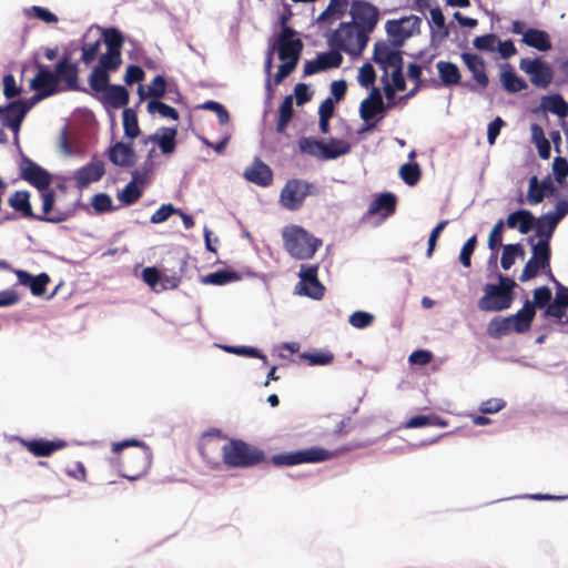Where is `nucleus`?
<instances>
[{"label":"nucleus","mask_w":568,"mask_h":568,"mask_svg":"<svg viewBox=\"0 0 568 568\" xmlns=\"http://www.w3.org/2000/svg\"><path fill=\"white\" fill-rule=\"evenodd\" d=\"M112 453L116 455L119 473L131 481L144 476L152 464L151 448L138 439L113 443Z\"/></svg>","instance_id":"f257e3e1"},{"label":"nucleus","mask_w":568,"mask_h":568,"mask_svg":"<svg viewBox=\"0 0 568 568\" xmlns=\"http://www.w3.org/2000/svg\"><path fill=\"white\" fill-rule=\"evenodd\" d=\"M498 284H486L484 296L478 301V307L484 312H500L511 306L516 282L503 274L498 275Z\"/></svg>","instance_id":"f03ea898"},{"label":"nucleus","mask_w":568,"mask_h":568,"mask_svg":"<svg viewBox=\"0 0 568 568\" xmlns=\"http://www.w3.org/2000/svg\"><path fill=\"white\" fill-rule=\"evenodd\" d=\"M284 247L296 260H308L314 256L322 241L300 225H288L283 230Z\"/></svg>","instance_id":"7ed1b4c3"},{"label":"nucleus","mask_w":568,"mask_h":568,"mask_svg":"<svg viewBox=\"0 0 568 568\" xmlns=\"http://www.w3.org/2000/svg\"><path fill=\"white\" fill-rule=\"evenodd\" d=\"M265 460L262 449L242 439H230L224 444L223 463L229 468H250Z\"/></svg>","instance_id":"20e7f679"},{"label":"nucleus","mask_w":568,"mask_h":568,"mask_svg":"<svg viewBox=\"0 0 568 568\" xmlns=\"http://www.w3.org/2000/svg\"><path fill=\"white\" fill-rule=\"evenodd\" d=\"M368 40L365 32H361L354 23L342 22L328 37L327 42L331 49H337L349 55L358 57L366 48Z\"/></svg>","instance_id":"39448f33"},{"label":"nucleus","mask_w":568,"mask_h":568,"mask_svg":"<svg viewBox=\"0 0 568 568\" xmlns=\"http://www.w3.org/2000/svg\"><path fill=\"white\" fill-rule=\"evenodd\" d=\"M335 454L322 447H310L302 450L274 455L271 463L274 466H294L300 464H315L331 459Z\"/></svg>","instance_id":"423d86ee"},{"label":"nucleus","mask_w":568,"mask_h":568,"mask_svg":"<svg viewBox=\"0 0 568 568\" xmlns=\"http://www.w3.org/2000/svg\"><path fill=\"white\" fill-rule=\"evenodd\" d=\"M316 193V186L313 183L301 179L288 180L280 194V202L283 207L290 211L300 210L308 195Z\"/></svg>","instance_id":"0eeeda50"},{"label":"nucleus","mask_w":568,"mask_h":568,"mask_svg":"<svg viewBox=\"0 0 568 568\" xmlns=\"http://www.w3.org/2000/svg\"><path fill=\"white\" fill-rule=\"evenodd\" d=\"M351 23H354L361 32L369 38L379 20L378 9L365 0H354L351 6Z\"/></svg>","instance_id":"6e6552de"},{"label":"nucleus","mask_w":568,"mask_h":568,"mask_svg":"<svg viewBox=\"0 0 568 568\" xmlns=\"http://www.w3.org/2000/svg\"><path fill=\"white\" fill-rule=\"evenodd\" d=\"M271 48L277 52L280 60L298 62L303 51V42L296 37L295 30L284 26Z\"/></svg>","instance_id":"1a4fd4ad"},{"label":"nucleus","mask_w":568,"mask_h":568,"mask_svg":"<svg viewBox=\"0 0 568 568\" xmlns=\"http://www.w3.org/2000/svg\"><path fill=\"white\" fill-rule=\"evenodd\" d=\"M519 69L529 75L530 83L539 89H547L554 80L551 67L541 58H523Z\"/></svg>","instance_id":"9d476101"},{"label":"nucleus","mask_w":568,"mask_h":568,"mask_svg":"<svg viewBox=\"0 0 568 568\" xmlns=\"http://www.w3.org/2000/svg\"><path fill=\"white\" fill-rule=\"evenodd\" d=\"M223 439L220 429H212L205 433L199 444V450L203 459L211 465L216 467L220 465V458L223 459L224 445L221 444Z\"/></svg>","instance_id":"9b49d317"},{"label":"nucleus","mask_w":568,"mask_h":568,"mask_svg":"<svg viewBox=\"0 0 568 568\" xmlns=\"http://www.w3.org/2000/svg\"><path fill=\"white\" fill-rule=\"evenodd\" d=\"M550 264V247L549 244L545 241H538L532 246V256L526 263L520 276V282H527L535 276H537L538 272L541 268L549 267Z\"/></svg>","instance_id":"f8f14e48"},{"label":"nucleus","mask_w":568,"mask_h":568,"mask_svg":"<svg viewBox=\"0 0 568 568\" xmlns=\"http://www.w3.org/2000/svg\"><path fill=\"white\" fill-rule=\"evenodd\" d=\"M318 265H302L300 271V282L296 290L300 294L314 300H321L324 296L325 287L317 277Z\"/></svg>","instance_id":"ddd939ff"},{"label":"nucleus","mask_w":568,"mask_h":568,"mask_svg":"<svg viewBox=\"0 0 568 568\" xmlns=\"http://www.w3.org/2000/svg\"><path fill=\"white\" fill-rule=\"evenodd\" d=\"M20 176L39 191L49 189L51 183L49 172L26 155L22 156L20 163Z\"/></svg>","instance_id":"4468645a"},{"label":"nucleus","mask_w":568,"mask_h":568,"mask_svg":"<svg viewBox=\"0 0 568 568\" xmlns=\"http://www.w3.org/2000/svg\"><path fill=\"white\" fill-rule=\"evenodd\" d=\"M30 88L36 92H41L47 97L53 95L59 91L58 79L54 71L45 65H38V72L30 81Z\"/></svg>","instance_id":"2eb2a0df"},{"label":"nucleus","mask_w":568,"mask_h":568,"mask_svg":"<svg viewBox=\"0 0 568 568\" xmlns=\"http://www.w3.org/2000/svg\"><path fill=\"white\" fill-rule=\"evenodd\" d=\"M462 60L467 69L470 71L476 85L485 90L489 84V78L486 73L485 60L475 53L464 52L462 53Z\"/></svg>","instance_id":"dca6fc26"},{"label":"nucleus","mask_w":568,"mask_h":568,"mask_svg":"<svg viewBox=\"0 0 568 568\" xmlns=\"http://www.w3.org/2000/svg\"><path fill=\"white\" fill-rule=\"evenodd\" d=\"M554 304L555 297L552 298L551 290L548 286H539L532 291V301H530L532 310H542V318H552L554 322L559 325L560 320H562L565 315L558 316L557 314H548V310Z\"/></svg>","instance_id":"f3484780"},{"label":"nucleus","mask_w":568,"mask_h":568,"mask_svg":"<svg viewBox=\"0 0 568 568\" xmlns=\"http://www.w3.org/2000/svg\"><path fill=\"white\" fill-rule=\"evenodd\" d=\"M420 18L416 16H409L402 18L400 20H390L386 23L387 33L399 41L410 37L414 30L420 26Z\"/></svg>","instance_id":"a211bd4d"},{"label":"nucleus","mask_w":568,"mask_h":568,"mask_svg":"<svg viewBox=\"0 0 568 568\" xmlns=\"http://www.w3.org/2000/svg\"><path fill=\"white\" fill-rule=\"evenodd\" d=\"M373 60L385 70L386 74L387 68H394L398 64H403L400 52L390 49V47L384 41L375 43Z\"/></svg>","instance_id":"6ab92c4d"},{"label":"nucleus","mask_w":568,"mask_h":568,"mask_svg":"<svg viewBox=\"0 0 568 568\" xmlns=\"http://www.w3.org/2000/svg\"><path fill=\"white\" fill-rule=\"evenodd\" d=\"M108 156L116 166L131 168L135 164V152L131 143L115 142L109 148Z\"/></svg>","instance_id":"aec40b11"},{"label":"nucleus","mask_w":568,"mask_h":568,"mask_svg":"<svg viewBox=\"0 0 568 568\" xmlns=\"http://www.w3.org/2000/svg\"><path fill=\"white\" fill-rule=\"evenodd\" d=\"M105 169L102 161H91L74 173L75 185L79 189L87 187L90 183L99 181L104 175Z\"/></svg>","instance_id":"412c9836"},{"label":"nucleus","mask_w":568,"mask_h":568,"mask_svg":"<svg viewBox=\"0 0 568 568\" xmlns=\"http://www.w3.org/2000/svg\"><path fill=\"white\" fill-rule=\"evenodd\" d=\"M41 200H42V214H36L33 220L49 222V223H60L67 220V214L62 212H54L53 206L55 203V193L52 190H43L41 191Z\"/></svg>","instance_id":"4be33fe9"},{"label":"nucleus","mask_w":568,"mask_h":568,"mask_svg":"<svg viewBox=\"0 0 568 568\" xmlns=\"http://www.w3.org/2000/svg\"><path fill=\"white\" fill-rule=\"evenodd\" d=\"M54 73L58 79V84L62 81L65 83L67 89L78 90L79 68L77 63L70 62L68 55H64L55 65Z\"/></svg>","instance_id":"5701e85b"},{"label":"nucleus","mask_w":568,"mask_h":568,"mask_svg":"<svg viewBox=\"0 0 568 568\" xmlns=\"http://www.w3.org/2000/svg\"><path fill=\"white\" fill-rule=\"evenodd\" d=\"M244 178L258 186H268L273 181V172L266 163L256 158L254 162L245 169Z\"/></svg>","instance_id":"b1692460"},{"label":"nucleus","mask_w":568,"mask_h":568,"mask_svg":"<svg viewBox=\"0 0 568 568\" xmlns=\"http://www.w3.org/2000/svg\"><path fill=\"white\" fill-rule=\"evenodd\" d=\"M14 273L18 277L19 284L29 287L34 296L43 295L47 285L50 283V276L47 273H41L37 276H33L23 270H16Z\"/></svg>","instance_id":"393cba45"},{"label":"nucleus","mask_w":568,"mask_h":568,"mask_svg":"<svg viewBox=\"0 0 568 568\" xmlns=\"http://www.w3.org/2000/svg\"><path fill=\"white\" fill-rule=\"evenodd\" d=\"M20 443L34 456L47 457L54 452L65 447L63 440H47V439H32L26 440L20 438Z\"/></svg>","instance_id":"a878e982"},{"label":"nucleus","mask_w":568,"mask_h":568,"mask_svg":"<svg viewBox=\"0 0 568 568\" xmlns=\"http://www.w3.org/2000/svg\"><path fill=\"white\" fill-rule=\"evenodd\" d=\"M499 80L501 87L508 93H518L528 88L527 82L517 75L514 68L509 63H505L500 67Z\"/></svg>","instance_id":"bb28decb"},{"label":"nucleus","mask_w":568,"mask_h":568,"mask_svg":"<svg viewBox=\"0 0 568 568\" xmlns=\"http://www.w3.org/2000/svg\"><path fill=\"white\" fill-rule=\"evenodd\" d=\"M521 42L538 51L546 52L552 47L548 32L535 28H529L524 33Z\"/></svg>","instance_id":"cd10ccee"},{"label":"nucleus","mask_w":568,"mask_h":568,"mask_svg":"<svg viewBox=\"0 0 568 568\" xmlns=\"http://www.w3.org/2000/svg\"><path fill=\"white\" fill-rule=\"evenodd\" d=\"M535 315L536 311L532 310V307L530 306V301L527 300L524 303V306L516 314L509 316L515 333H527L531 327V323L535 318Z\"/></svg>","instance_id":"c85d7f7f"},{"label":"nucleus","mask_w":568,"mask_h":568,"mask_svg":"<svg viewBox=\"0 0 568 568\" xmlns=\"http://www.w3.org/2000/svg\"><path fill=\"white\" fill-rule=\"evenodd\" d=\"M396 204L397 197L395 194L383 193L369 204L367 212L369 215L381 213L383 216L387 217L395 213Z\"/></svg>","instance_id":"c756f323"},{"label":"nucleus","mask_w":568,"mask_h":568,"mask_svg":"<svg viewBox=\"0 0 568 568\" xmlns=\"http://www.w3.org/2000/svg\"><path fill=\"white\" fill-rule=\"evenodd\" d=\"M8 204L22 217L33 220L36 213L30 203V193L28 191H16L8 200Z\"/></svg>","instance_id":"7c9ffc66"},{"label":"nucleus","mask_w":568,"mask_h":568,"mask_svg":"<svg viewBox=\"0 0 568 568\" xmlns=\"http://www.w3.org/2000/svg\"><path fill=\"white\" fill-rule=\"evenodd\" d=\"M436 68L444 85L452 87L460 84L462 74L455 63L440 60L436 63Z\"/></svg>","instance_id":"2f4dec72"},{"label":"nucleus","mask_w":568,"mask_h":568,"mask_svg":"<svg viewBox=\"0 0 568 568\" xmlns=\"http://www.w3.org/2000/svg\"><path fill=\"white\" fill-rule=\"evenodd\" d=\"M103 99L104 102L110 104L114 109H120L125 106L129 103L130 95L129 91L118 84H111L104 92H103Z\"/></svg>","instance_id":"473e14b6"},{"label":"nucleus","mask_w":568,"mask_h":568,"mask_svg":"<svg viewBox=\"0 0 568 568\" xmlns=\"http://www.w3.org/2000/svg\"><path fill=\"white\" fill-rule=\"evenodd\" d=\"M551 280L555 284V304L548 310V314L565 315L568 312V287L557 281L554 276Z\"/></svg>","instance_id":"72a5a7b5"},{"label":"nucleus","mask_w":568,"mask_h":568,"mask_svg":"<svg viewBox=\"0 0 568 568\" xmlns=\"http://www.w3.org/2000/svg\"><path fill=\"white\" fill-rule=\"evenodd\" d=\"M351 152V144L344 140L331 139L327 143L324 142L322 149V160H333Z\"/></svg>","instance_id":"f704fd0d"},{"label":"nucleus","mask_w":568,"mask_h":568,"mask_svg":"<svg viewBox=\"0 0 568 568\" xmlns=\"http://www.w3.org/2000/svg\"><path fill=\"white\" fill-rule=\"evenodd\" d=\"M48 98L45 94L41 92H36L28 100H16L9 103V109L13 111L18 109L19 114L14 119V124L17 125L19 122H22L27 113L41 100Z\"/></svg>","instance_id":"c9c22d12"},{"label":"nucleus","mask_w":568,"mask_h":568,"mask_svg":"<svg viewBox=\"0 0 568 568\" xmlns=\"http://www.w3.org/2000/svg\"><path fill=\"white\" fill-rule=\"evenodd\" d=\"M541 108L559 118L568 116V103L558 93L542 97Z\"/></svg>","instance_id":"e433bc0d"},{"label":"nucleus","mask_w":568,"mask_h":568,"mask_svg":"<svg viewBox=\"0 0 568 568\" xmlns=\"http://www.w3.org/2000/svg\"><path fill=\"white\" fill-rule=\"evenodd\" d=\"M163 134L161 136L150 135L144 139V144H148L150 141H154L160 146L162 153L168 154L172 153L175 150V136L176 130L172 128H164Z\"/></svg>","instance_id":"4c0bfd02"},{"label":"nucleus","mask_w":568,"mask_h":568,"mask_svg":"<svg viewBox=\"0 0 568 568\" xmlns=\"http://www.w3.org/2000/svg\"><path fill=\"white\" fill-rule=\"evenodd\" d=\"M89 38L90 31L85 33L84 41L81 47V62H83L85 65H90L92 62L97 60L102 44L101 38H97L93 41H89Z\"/></svg>","instance_id":"58836bf2"},{"label":"nucleus","mask_w":568,"mask_h":568,"mask_svg":"<svg viewBox=\"0 0 568 568\" xmlns=\"http://www.w3.org/2000/svg\"><path fill=\"white\" fill-rule=\"evenodd\" d=\"M393 104H385L383 99H378V101H369L365 99L361 103L359 114L361 118L368 122L376 114L384 113L387 108H390Z\"/></svg>","instance_id":"ea45409f"},{"label":"nucleus","mask_w":568,"mask_h":568,"mask_svg":"<svg viewBox=\"0 0 568 568\" xmlns=\"http://www.w3.org/2000/svg\"><path fill=\"white\" fill-rule=\"evenodd\" d=\"M293 97L287 95L280 105L278 120L276 123V131L284 133L293 118Z\"/></svg>","instance_id":"a19ab883"},{"label":"nucleus","mask_w":568,"mask_h":568,"mask_svg":"<svg viewBox=\"0 0 568 568\" xmlns=\"http://www.w3.org/2000/svg\"><path fill=\"white\" fill-rule=\"evenodd\" d=\"M488 334L494 338H500L515 332L510 317H496L488 324Z\"/></svg>","instance_id":"79ce46f5"},{"label":"nucleus","mask_w":568,"mask_h":568,"mask_svg":"<svg viewBox=\"0 0 568 568\" xmlns=\"http://www.w3.org/2000/svg\"><path fill=\"white\" fill-rule=\"evenodd\" d=\"M102 36L100 37L102 39V42L105 43L106 50L121 52V49L124 43V37L123 34L115 28H108V29H101Z\"/></svg>","instance_id":"37998d69"},{"label":"nucleus","mask_w":568,"mask_h":568,"mask_svg":"<svg viewBox=\"0 0 568 568\" xmlns=\"http://www.w3.org/2000/svg\"><path fill=\"white\" fill-rule=\"evenodd\" d=\"M139 179V173L135 171L133 173V181L128 183L122 191L118 193V199L121 203L125 205L134 204L142 195V191L136 186V180Z\"/></svg>","instance_id":"c03bdc74"},{"label":"nucleus","mask_w":568,"mask_h":568,"mask_svg":"<svg viewBox=\"0 0 568 568\" xmlns=\"http://www.w3.org/2000/svg\"><path fill=\"white\" fill-rule=\"evenodd\" d=\"M89 84L93 91L104 92L111 85L109 72L94 67L89 75Z\"/></svg>","instance_id":"a18cd8bd"},{"label":"nucleus","mask_w":568,"mask_h":568,"mask_svg":"<svg viewBox=\"0 0 568 568\" xmlns=\"http://www.w3.org/2000/svg\"><path fill=\"white\" fill-rule=\"evenodd\" d=\"M121 64L122 53L106 50V52L99 58V63L95 67L106 72H112L116 71Z\"/></svg>","instance_id":"49530a36"},{"label":"nucleus","mask_w":568,"mask_h":568,"mask_svg":"<svg viewBox=\"0 0 568 568\" xmlns=\"http://www.w3.org/2000/svg\"><path fill=\"white\" fill-rule=\"evenodd\" d=\"M239 280V275L232 271H217L202 277V283L211 285H225Z\"/></svg>","instance_id":"de8ad7c7"},{"label":"nucleus","mask_w":568,"mask_h":568,"mask_svg":"<svg viewBox=\"0 0 568 568\" xmlns=\"http://www.w3.org/2000/svg\"><path fill=\"white\" fill-rule=\"evenodd\" d=\"M123 129L125 136L134 139L140 134V126L135 111L125 109L123 111Z\"/></svg>","instance_id":"09e8293b"},{"label":"nucleus","mask_w":568,"mask_h":568,"mask_svg":"<svg viewBox=\"0 0 568 568\" xmlns=\"http://www.w3.org/2000/svg\"><path fill=\"white\" fill-rule=\"evenodd\" d=\"M517 255H524V250L520 244L504 245L500 258L501 267L505 271L509 270L514 265Z\"/></svg>","instance_id":"8fccbe9b"},{"label":"nucleus","mask_w":568,"mask_h":568,"mask_svg":"<svg viewBox=\"0 0 568 568\" xmlns=\"http://www.w3.org/2000/svg\"><path fill=\"white\" fill-rule=\"evenodd\" d=\"M298 146L302 153L322 159L323 141L304 136L300 139Z\"/></svg>","instance_id":"3c124183"},{"label":"nucleus","mask_w":568,"mask_h":568,"mask_svg":"<svg viewBox=\"0 0 568 568\" xmlns=\"http://www.w3.org/2000/svg\"><path fill=\"white\" fill-rule=\"evenodd\" d=\"M399 175L407 185L414 186L420 180L419 165L417 163H405L399 169Z\"/></svg>","instance_id":"603ef678"},{"label":"nucleus","mask_w":568,"mask_h":568,"mask_svg":"<svg viewBox=\"0 0 568 568\" xmlns=\"http://www.w3.org/2000/svg\"><path fill=\"white\" fill-rule=\"evenodd\" d=\"M323 70L338 68L343 62L341 50L332 49L317 55Z\"/></svg>","instance_id":"864d4df0"},{"label":"nucleus","mask_w":568,"mask_h":568,"mask_svg":"<svg viewBox=\"0 0 568 568\" xmlns=\"http://www.w3.org/2000/svg\"><path fill=\"white\" fill-rule=\"evenodd\" d=\"M18 114H19L18 109H14L13 111H11L9 109V103L6 106L0 105V121H1L2 125L10 128L16 133V135L18 134V132L20 130V125L22 123V122H19L16 126L14 119L17 118Z\"/></svg>","instance_id":"5fc2aeb1"},{"label":"nucleus","mask_w":568,"mask_h":568,"mask_svg":"<svg viewBox=\"0 0 568 568\" xmlns=\"http://www.w3.org/2000/svg\"><path fill=\"white\" fill-rule=\"evenodd\" d=\"M202 110H210L216 113L220 124L224 125L230 122V114L225 106L216 101H206L199 105Z\"/></svg>","instance_id":"6e6d98bb"},{"label":"nucleus","mask_w":568,"mask_h":568,"mask_svg":"<svg viewBox=\"0 0 568 568\" xmlns=\"http://www.w3.org/2000/svg\"><path fill=\"white\" fill-rule=\"evenodd\" d=\"M374 322V316L371 313L356 311L352 313L348 317V323L355 328H366L371 326Z\"/></svg>","instance_id":"4d7b16f0"},{"label":"nucleus","mask_w":568,"mask_h":568,"mask_svg":"<svg viewBox=\"0 0 568 568\" xmlns=\"http://www.w3.org/2000/svg\"><path fill=\"white\" fill-rule=\"evenodd\" d=\"M545 199V193L541 190V183H539L537 176H532L529 180V187L527 193V200L530 204H539Z\"/></svg>","instance_id":"13d9d810"},{"label":"nucleus","mask_w":568,"mask_h":568,"mask_svg":"<svg viewBox=\"0 0 568 568\" xmlns=\"http://www.w3.org/2000/svg\"><path fill=\"white\" fill-rule=\"evenodd\" d=\"M476 244H477V236L473 235L463 245L460 254H459V262L462 263L463 266L469 267L471 265V255L475 251Z\"/></svg>","instance_id":"bf43d9fd"},{"label":"nucleus","mask_w":568,"mask_h":568,"mask_svg":"<svg viewBox=\"0 0 568 568\" xmlns=\"http://www.w3.org/2000/svg\"><path fill=\"white\" fill-rule=\"evenodd\" d=\"M498 37L494 33L484 34L474 39V47L478 50L495 51Z\"/></svg>","instance_id":"052dcab7"},{"label":"nucleus","mask_w":568,"mask_h":568,"mask_svg":"<svg viewBox=\"0 0 568 568\" xmlns=\"http://www.w3.org/2000/svg\"><path fill=\"white\" fill-rule=\"evenodd\" d=\"M548 219H549L548 214L541 215L540 217H538L536 220L535 227H536L537 236L540 237L539 241H545L549 244V240L552 236L556 229L548 230V222H549Z\"/></svg>","instance_id":"680f3d73"},{"label":"nucleus","mask_w":568,"mask_h":568,"mask_svg":"<svg viewBox=\"0 0 568 568\" xmlns=\"http://www.w3.org/2000/svg\"><path fill=\"white\" fill-rule=\"evenodd\" d=\"M357 79L359 84L364 88L373 85L376 80L374 67L369 62L364 63L359 69Z\"/></svg>","instance_id":"e2e57ef3"},{"label":"nucleus","mask_w":568,"mask_h":568,"mask_svg":"<svg viewBox=\"0 0 568 568\" xmlns=\"http://www.w3.org/2000/svg\"><path fill=\"white\" fill-rule=\"evenodd\" d=\"M568 214V202L565 200L558 201L556 204V212L549 213L548 230L557 227L559 221Z\"/></svg>","instance_id":"0e129e2a"},{"label":"nucleus","mask_w":568,"mask_h":568,"mask_svg":"<svg viewBox=\"0 0 568 568\" xmlns=\"http://www.w3.org/2000/svg\"><path fill=\"white\" fill-rule=\"evenodd\" d=\"M91 205L98 213H104L112 210V199L106 193L93 195Z\"/></svg>","instance_id":"69168bd1"},{"label":"nucleus","mask_w":568,"mask_h":568,"mask_svg":"<svg viewBox=\"0 0 568 568\" xmlns=\"http://www.w3.org/2000/svg\"><path fill=\"white\" fill-rule=\"evenodd\" d=\"M178 210L172 204L161 205L151 216L150 221L154 224L165 222L172 214L176 213Z\"/></svg>","instance_id":"338daca9"},{"label":"nucleus","mask_w":568,"mask_h":568,"mask_svg":"<svg viewBox=\"0 0 568 568\" xmlns=\"http://www.w3.org/2000/svg\"><path fill=\"white\" fill-rule=\"evenodd\" d=\"M555 179L558 183H562L568 176V161L565 158H555L552 164Z\"/></svg>","instance_id":"774afa93"}]
</instances>
